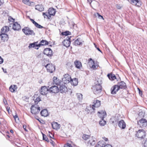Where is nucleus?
<instances>
[{
    "instance_id": "obj_1",
    "label": "nucleus",
    "mask_w": 147,
    "mask_h": 147,
    "mask_svg": "<svg viewBox=\"0 0 147 147\" xmlns=\"http://www.w3.org/2000/svg\"><path fill=\"white\" fill-rule=\"evenodd\" d=\"M95 85L93 86L92 89L94 93L96 94L100 93L102 90V86L100 84H98V82L95 83Z\"/></svg>"
},
{
    "instance_id": "obj_2",
    "label": "nucleus",
    "mask_w": 147,
    "mask_h": 147,
    "mask_svg": "<svg viewBox=\"0 0 147 147\" xmlns=\"http://www.w3.org/2000/svg\"><path fill=\"white\" fill-rule=\"evenodd\" d=\"M22 31L26 35H34L35 33L30 28L28 27H25L22 29Z\"/></svg>"
},
{
    "instance_id": "obj_3",
    "label": "nucleus",
    "mask_w": 147,
    "mask_h": 147,
    "mask_svg": "<svg viewBox=\"0 0 147 147\" xmlns=\"http://www.w3.org/2000/svg\"><path fill=\"white\" fill-rule=\"evenodd\" d=\"M136 135L138 138L143 139L145 136L146 132L143 129H139L137 132Z\"/></svg>"
},
{
    "instance_id": "obj_4",
    "label": "nucleus",
    "mask_w": 147,
    "mask_h": 147,
    "mask_svg": "<svg viewBox=\"0 0 147 147\" xmlns=\"http://www.w3.org/2000/svg\"><path fill=\"white\" fill-rule=\"evenodd\" d=\"M45 67L47 69V71L51 73H53L55 70V67L52 64H47Z\"/></svg>"
},
{
    "instance_id": "obj_5",
    "label": "nucleus",
    "mask_w": 147,
    "mask_h": 147,
    "mask_svg": "<svg viewBox=\"0 0 147 147\" xmlns=\"http://www.w3.org/2000/svg\"><path fill=\"white\" fill-rule=\"evenodd\" d=\"M138 124L141 127H145L147 126V120L142 118L138 121Z\"/></svg>"
},
{
    "instance_id": "obj_6",
    "label": "nucleus",
    "mask_w": 147,
    "mask_h": 147,
    "mask_svg": "<svg viewBox=\"0 0 147 147\" xmlns=\"http://www.w3.org/2000/svg\"><path fill=\"white\" fill-rule=\"evenodd\" d=\"M62 80L63 83L65 84L68 83L71 80V76L68 74H65L64 75V77L62 78Z\"/></svg>"
},
{
    "instance_id": "obj_7",
    "label": "nucleus",
    "mask_w": 147,
    "mask_h": 147,
    "mask_svg": "<svg viewBox=\"0 0 147 147\" xmlns=\"http://www.w3.org/2000/svg\"><path fill=\"white\" fill-rule=\"evenodd\" d=\"M40 111V108L39 107H38L36 105H32L31 108V112L32 114H37Z\"/></svg>"
},
{
    "instance_id": "obj_8",
    "label": "nucleus",
    "mask_w": 147,
    "mask_h": 147,
    "mask_svg": "<svg viewBox=\"0 0 147 147\" xmlns=\"http://www.w3.org/2000/svg\"><path fill=\"white\" fill-rule=\"evenodd\" d=\"M70 38L68 36L62 42V44L67 47H69L70 44Z\"/></svg>"
},
{
    "instance_id": "obj_9",
    "label": "nucleus",
    "mask_w": 147,
    "mask_h": 147,
    "mask_svg": "<svg viewBox=\"0 0 147 147\" xmlns=\"http://www.w3.org/2000/svg\"><path fill=\"white\" fill-rule=\"evenodd\" d=\"M128 1L133 5L138 7H140L141 5V2L140 0H128Z\"/></svg>"
},
{
    "instance_id": "obj_10",
    "label": "nucleus",
    "mask_w": 147,
    "mask_h": 147,
    "mask_svg": "<svg viewBox=\"0 0 147 147\" xmlns=\"http://www.w3.org/2000/svg\"><path fill=\"white\" fill-rule=\"evenodd\" d=\"M49 91L50 92L56 93L59 92V89L57 86L53 85L50 88Z\"/></svg>"
},
{
    "instance_id": "obj_11",
    "label": "nucleus",
    "mask_w": 147,
    "mask_h": 147,
    "mask_svg": "<svg viewBox=\"0 0 147 147\" xmlns=\"http://www.w3.org/2000/svg\"><path fill=\"white\" fill-rule=\"evenodd\" d=\"M120 120V116H115L112 117L110 119V122L113 124L117 123Z\"/></svg>"
},
{
    "instance_id": "obj_12",
    "label": "nucleus",
    "mask_w": 147,
    "mask_h": 147,
    "mask_svg": "<svg viewBox=\"0 0 147 147\" xmlns=\"http://www.w3.org/2000/svg\"><path fill=\"white\" fill-rule=\"evenodd\" d=\"M100 101L97 100H93V104L92 105L91 108L93 110L95 109L94 108L98 107L100 106Z\"/></svg>"
},
{
    "instance_id": "obj_13",
    "label": "nucleus",
    "mask_w": 147,
    "mask_h": 147,
    "mask_svg": "<svg viewBox=\"0 0 147 147\" xmlns=\"http://www.w3.org/2000/svg\"><path fill=\"white\" fill-rule=\"evenodd\" d=\"M44 53L49 56L50 57L53 55L52 51L50 48H47L44 49Z\"/></svg>"
},
{
    "instance_id": "obj_14",
    "label": "nucleus",
    "mask_w": 147,
    "mask_h": 147,
    "mask_svg": "<svg viewBox=\"0 0 147 147\" xmlns=\"http://www.w3.org/2000/svg\"><path fill=\"white\" fill-rule=\"evenodd\" d=\"M59 90L61 93H65L67 91V88L66 87L65 84L64 83H61L60 85H59Z\"/></svg>"
},
{
    "instance_id": "obj_15",
    "label": "nucleus",
    "mask_w": 147,
    "mask_h": 147,
    "mask_svg": "<svg viewBox=\"0 0 147 147\" xmlns=\"http://www.w3.org/2000/svg\"><path fill=\"white\" fill-rule=\"evenodd\" d=\"M62 82L61 81L56 77H54L53 78V80L52 82V84L54 85L55 84L57 85H60V84Z\"/></svg>"
},
{
    "instance_id": "obj_16",
    "label": "nucleus",
    "mask_w": 147,
    "mask_h": 147,
    "mask_svg": "<svg viewBox=\"0 0 147 147\" xmlns=\"http://www.w3.org/2000/svg\"><path fill=\"white\" fill-rule=\"evenodd\" d=\"M49 91V90L45 86L42 87L40 90V93L42 95H45L47 93V92Z\"/></svg>"
},
{
    "instance_id": "obj_17",
    "label": "nucleus",
    "mask_w": 147,
    "mask_h": 147,
    "mask_svg": "<svg viewBox=\"0 0 147 147\" xmlns=\"http://www.w3.org/2000/svg\"><path fill=\"white\" fill-rule=\"evenodd\" d=\"M98 116L101 118V119H104L106 117L107 115L105 111H98Z\"/></svg>"
},
{
    "instance_id": "obj_18",
    "label": "nucleus",
    "mask_w": 147,
    "mask_h": 147,
    "mask_svg": "<svg viewBox=\"0 0 147 147\" xmlns=\"http://www.w3.org/2000/svg\"><path fill=\"white\" fill-rule=\"evenodd\" d=\"M117 85L118 86L119 89H125L126 88V84L123 81L118 82Z\"/></svg>"
},
{
    "instance_id": "obj_19",
    "label": "nucleus",
    "mask_w": 147,
    "mask_h": 147,
    "mask_svg": "<svg viewBox=\"0 0 147 147\" xmlns=\"http://www.w3.org/2000/svg\"><path fill=\"white\" fill-rule=\"evenodd\" d=\"M119 90V89L118 86L117 85H115L111 88V93L113 94H115Z\"/></svg>"
},
{
    "instance_id": "obj_20",
    "label": "nucleus",
    "mask_w": 147,
    "mask_h": 147,
    "mask_svg": "<svg viewBox=\"0 0 147 147\" xmlns=\"http://www.w3.org/2000/svg\"><path fill=\"white\" fill-rule=\"evenodd\" d=\"M12 28L15 30H18L20 29L21 26L17 22H15L13 24Z\"/></svg>"
},
{
    "instance_id": "obj_21",
    "label": "nucleus",
    "mask_w": 147,
    "mask_h": 147,
    "mask_svg": "<svg viewBox=\"0 0 147 147\" xmlns=\"http://www.w3.org/2000/svg\"><path fill=\"white\" fill-rule=\"evenodd\" d=\"M118 125L121 128L123 129H124L126 127L125 123L123 120L119 121Z\"/></svg>"
},
{
    "instance_id": "obj_22",
    "label": "nucleus",
    "mask_w": 147,
    "mask_h": 147,
    "mask_svg": "<svg viewBox=\"0 0 147 147\" xmlns=\"http://www.w3.org/2000/svg\"><path fill=\"white\" fill-rule=\"evenodd\" d=\"M84 42L80 38H78L74 42V45L76 46L79 45H82V42Z\"/></svg>"
},
{
    "instance_id": "obj_23",
    "label": "nucleus",
    "mask_w": 147,
    "mask_h": 147,
    "mask_svg": "<svg viewBox=\"0 0 147 147\" xmlns=\"http://www.w3.org/2000/svg\"><path fill=\"white\" fill-rule=\"evenodd\" d=\"M0 36L1 37V39L3 41H7L8 39V35L5 33H3L0 34Z\"/></svg>"
},
{
    "instance_id": "obj_24",
    "label": "nucleus",
    "mask_w": 147,
    "mask_h": 147,
    "mask_svg": "<svg viewBox=\"0 0 147 147\" xmlns=\"http://www.w3.org/2000/svg\"><path fill=\"white\" fill-rule=\"evenodd\" d=\"M52 126L53 128L56 130L59 129L60 127V125L57 123L53 122L52 124Z\"/></svg>"
},
{
    "instance_id": "obj_25",
    "label": "nucleus",
    "mask_w": 147,
    "mask_h": 147,
    "mask_svg": "<svg viewBox=\"0 0 147 147\" xmlns=\"http://www.w3.org/2000/svg\"><path fill=\"white\" fill-rule=\"evenodd\" d=\"M37 42H35L32 43H30L29 44L28 46V48L30 49L32 47L34 48L35 49H38V47H39L38 44H37Z\"/></svg>"
},
{
    "instance_id": "obj_26",
    "label": "nucleus",
    "mask_w": 147,
    "mask_h": 147,
    "mask_svg": "<svg viewBox=\"0 0 147 147\" xmlns=\"http://www.w3.org/2000/svg\"><path fill=\"white\" fill-rule=\"evenodd\" d=\"M74 63L76 67L78 69H80L82 67V63L80 61H76L74 62Z\"/></svg>"
},
{
    "instance_id": "obj_27",
    "label": "nucleus",
    "mask_w": 147,
    "mask_h": 147,
    "mask_svg": "<svg viewBox=\"0 0 147 147\" xmlns=\"http://www.w3.org/2000/svg\"><path fill=\"white\" fill-rule=\"evenodd\" d=\"M9 30V28L7 26L3 27L1 30V32L2 34L5 33Z\"/></svg>"
},
{
    "instance_id": "obj_28",
    "label": "nucleus",
    "mask_w": 147,
    "mask_h": 147,
    "mask_svg": "<svg viewBox=\"0 0 147 147\" xmlns=\"http://www.w3.org/2000/svg\"><path fill=\"white\" fill-rule=\"evenodd\" d=\"M35 9L40 11H42L44 10L43 6L42 5H36Z\"/></svg>"
},
{
    "instance_id": "obj_29",
    "label": "nucleus",
    "mask_w": 147,
    "mask_h": 147,
    "mask_svg": "<svg viewBox=\"0 0 147 147\" xmlns=\"http://www.w3.org/2000/svg\"><path fill=\"white\" fill-rule=\"evenodd\" d=\"M78 79L76 78H74L73 79H72L71 78V80L70 82L73 86H76L78 84Z\"/></svg>"
},
{
    "instance_id": "obj_30",
    "label": "nucleus",
    "mask_w": 147,
    "mask_h": 147,
    "mask_svg": "<svg viewBox=\"0 0 147 147\" xmlns=\"http://www.w3.org/2000/svg\"><path fill=\"white\" fill-rule=\"evenodd\" d=\"M107 76L109 80L111 81L113 80L116 78L115 75L112 73L108 74Z\"/></svg>"
},
{
    "instance_id": "obj_31",
    "label": "nucleus",
    "mask_w": 147,
    "mask_h": 147,
    "mask_svg": "<svg viewBox=\"0 0 147 147\" xmlns=\"http://www.w3.org/2000/svg\"><path fill=\"white\" fill-rule=\"evenodd\" d=\"M56 12L55 10L53 8H50L48 10V13L50 16H54Z\"/></svg>"
},
{
    "instance_id": "obj_32",
    "label": "nucleus",
    "mask_w": 147,
    "mask_h": 147,
    "mask_svg": "<svg viewBox=\"0 0 147 147\" xmlns=\"http://www.w3.org/2000/svg\"><path fill=\"white\" fill-rule=\"evenodd\" d=\"M41 116L44 117H47L48 115V113L46 109H44L42 110L40 112Z\"/></svg>"
},
{
    "instance_id": "obj_33",
    "label": "nucleus",
    "mask_w": 147,
    "mask_h": 147,
    "mask_svg": "<svg viewBox=\"0 0 147 147\" xmlns=\"http://www.w3.org/2000/svg\"><path fill=\"white\" fill-rule=\"evenodd\" d=\"M105 145V142L103 141H99L96 145V147H104Z\"/></svg>"
},
{
    "instance_id": "obj_34",
    "label": "nucleus",
    "mask_w": 147,
    "mask_h": 147,
    "mask_svg": "<svg viewBox=\"0 0 147 147\" xmlns=\"http://www.w3.org/2000/svg\"><path fill=\"white\" fill-rule=\"evenodd\" d=\"M17 88V86L15 85H11L9 88L10 91L12 92H14L15 90H16Z\"/></svg>"
},
{
    "instance_id": "obj_35",
    "label": "nucleus",
    "mask_w": 147,
    "mask_h": 147,
    "mask_svg": "<svg viewBox=\"0 0 147 147\" xmlns=\"http://www.w3.org/2000/svg\"><path fill=\"white\" fill-rule=\"evenodd\" d=\"M49 44L48 42L45 40H42L40 42V43L38 44L39 47H40L41 45H48Z\"/></svg>"
},
{
    "instance_id": "obj_36",
    "label": "nucleus",
    "mask_w": 147,
    "mask_h": 147,
    "mask_svg": "<svg viewBox=\"0 0 147 147\" xmlns=\"http://www.w3.org/2000/svg\"><path fill=\"white\" fill-rule=\"evenodd\" d=\"M95 140L93 139V138H92L90 139L88 142V144H90V145L93 146L95 144Z\"/></svg>"
},
{
    "instance_id": "obj_37",
    "label": "nucleus",
    "mask_w": 147,
    "mask_h": 147,
    "mask_svg": "<svg viewBox=\"0 0 147 147\" xmlns=\"http://www.w3.org/2000/svg\"><path fill=\"white\" fill-rule=\"evenodd\" d=\"M144 115L145 112L144 111H142L141 110H139L138 115L140 117H144Z\"/></svg>"
},
{
    "instance_id": "obj_38",
    "label": "nucleus",
    "mask_w": 147,
    "mask_h": 147,
    "mask_svg": "<svg viewBox=\"0 0 147 147\" xmlns=\"http://www.w3.org/2000/svg\"><path fill=\"white\" fill-rule=\"evenodd\" d=\"M99 123L100 125L104 126L106 124V121L104 119H101V120L99 121Z\"/></svg>"
},
{
    "instance_id": "obj_39",
    "label": "nucleus",
    "mask_w": 147,
    "mask_h": 147,
    "mask_svg": "<svg viewBox=\"0 0 147 147\" xmlns=\"http://www.w3.org/2000/svg\"><path fill=\"white\" fill-rule=\"evenodd\" d=\"M90 137V136L88 135L84 134L82 136V138L85 140H87Z\"/></svg>"
},
{
    "instance_id": "obj_40",
    "label": "nucleus",
    "mask_w": 147,
    "mask_h": 147,
    "mask_svg": "<svg viewBox=\"0 0 147 147\" xmlns=\"http://www.w3.org/2000/svg\"><path fill=\"white\" fill-rule=\"evenodd\" d=\"M95 16L96 17H98L100 19H104L103 16L100 15L98 13H95Z\"/></svg>"
},
{
    "instance_id": "obj_41",
    "label": "nucleus",
    "mask_w": 147,
    "mask_h": 147,
    "mask_svg": "<svg viewBox=\"0 0 147 147\" xmlns=\"http://www.w3.org/2000/svg\"><path fill=\"white\" fill-rule=\"evenodd\" d=\"M61 34L62 35H65V36H67L71 34V32L69 31H66L64 32H62Z\"/></svg>"
},
{
    "instance_id": "obj_42",
    "label": "nucleus",
    "mask_w": 147,
    "mask_h": 147,
    "mask_svg": "<svg viewBox=\"0 0 147 147\" xmlns=\"http://www.w3.org/2000/svg\"><path fill=\"white\" fill-rule=\"evenodd\" d=\"M42 134L43 136V140H44L47 142H49V140L48 138L47 137V136L44 134H43L42 133Z\"/></svg>"
},
{
    "instance_id": "obj_43",
    "label": "nucleus",
    "mask_w": 147,
    "mask_h": 147,
    "mask_svg": "<svg viewBox=\"0 0 147 147\" xmlns=\"http://www.w3.org/2000/svg\"><path fill=\"white\" fill-rule=\"evenodd\" d=\"M13 117L14 118L16 122H19V118L17 114L14 116L13 115Z\"/></svg>"
},
{
    "instance_id": "obj_44",
    "label": "nucleus",
    "mask_w": 147,
    "mask_h": 147,
    "mask_svg": "<svg viewBox=\"0 0 147 147\" xmlns=\"http://www.w3.org/2000/svg\"><path fill=\"white\" fill-rule=\"evenodd\" d=\"M93 64L92 65V66H90V67L93 69H97L98 66L94 65V61H93Z\"/></svg>"
},
{
    "instance_id": "obj_45",
    "label": "nucleus",
    "mask_w": 147,
    "mask_h": 147,
    "mask_svg": "<svg viewBox=\"0 0 147 147\" xmlns=\"http://www.w3.org/2000/svg\"><path fill=\"white\" fill-rule=\"evenodd\" d=\"M88 2L90 3V4H97L98 2L95 1H92L91 0H88Z\"/></svg>"
},
{
    "instance_id": "obj_46",
    "label": "nucleus",
    "mask_w": 147,
    "mask_h": 147,
    "mask_svg": "<svg viewBox=\"0 0 147 147\" xmlns=\"http://www.w3.org/2000/svg\"><path fill=\"white\" fill-rule=\"evenodd\" d=\"M78 98L79 100H81L82 98V94L80 93H78L77 94Z\"/></svg>"
},
{
    "instance_id": "obj_47",
    "label": "nucleus",
    "mask_w": 147,
    "mask_h": 147,
    "mask_svg": "<svg viewBox=\"0 0 147 147\" xmlns=\"http://www.w3.org/2000/svg\"><path fill=\"white\" fill-rule=\"evenodd\" d=\"M41 100L40 98L38 97L34 100V102L35 104H37Z\"/></svg>"
},
{
    "instance_id": "obj_48",
    "label": "nucleus",
    "mask_w": 147,
    "mask_h": 147,
    "mask_svg": "<svg viewBox=\"0 0 147 147\" xmlns=\"http://www.w3.org/2000/svg\"><path fill=\"white\" fill-rule=\"evenodd\" d=\"M63 147H73L71 144H70L68 143H67L66 144H65L64 145Z\"/></svg>"
},
{
    "instance_id": "obj_49",
    "label": "nucleus",
    "mask_w": 147,
    "mask_h": 147,
    "mask_svg": "<svg viewBox=\"0 0 147 147\" xmlns=\"http://www.w3.org/2000/svg\"><path fill=\"white\" fill-rule=\"evenodd\" d=\"M47 13H42V15L44 16L45 18V16H46L47 17H48V16L47 14Z\"/></svg>"
},
{
    "instance_id": "obj_50",
    "label": "nucleus",
    "mask_w": 147,
    "mask_h": 147,
    "mask_svg": "<svg viewBox=\"0 0 147 147\" xmlns=\"http://www.w3.org/2000/svg\"><path fill=\"white\" fill-rule=\"evenodd\" d=\"M144 146L145 147H147V139H146L144 143Z\"/></svg>"
},
{
    "instance_id": "obj_51",
    "label": "nucleus",
    "mask_w": 147,
    "mask_h": 147,
    "mask_svg": "<svg viewBox=\"0 0 147 147\" xmlns=\"http://www.w3.org/2000/svg\"><path fill=\"white\" fill-rule=\"evenodd\" d=\"M3 59L1 57H0V64H1L3 62Z\"/></svg>"
},
{
    "instance_id": "obj_52",
    "label": "nucleus",
    "mask_w": 147,
    "mask_h": 147,
    "mask_svg": "<svg viewBox=\"0 0 147 147\" xmlns=\"http://www.w3.org/2000/svg\"><path fill=\"white\" fill-rule=\"evenodd\" d=\"M29 0H23V2L24 4H26Z\"/></svg>"
},
{
    "instance_id": "obj_53",
    "label": "nucleus",
    "mask_w": 147,
    "mask_h": 147,
    "mask_svg": "<svg viewBox=\"0 0 147 147\" xmlns=\"http://www.w3.org/2000/svg\"><path fill=\"white\" fill-rule=\"evenodd\" d=\"M34 5H35V3L34 2H30V5L29 6H33Z\"/></svg>"
},
{
    "instance_id": "obj_54",
    "label": "nucleus",
    "mask_w": 147,
    "mask_h": 147,
    "mask_svg": "<svg viewBox=\"0 0 147 147\" xmlns=\"http://www.w3.org/2000/svg\"><path fill=\"white\" fill-rule=\"evenodd\" d=\"M104 147H113L111 145H109V144H107V145H105V146Z\"/></svg>"
},
{
    "instance_id": "obj_55",
    "label": "nucleus",
    "mask_w": 147,
    "mask_h": 147,
    "mask_svg": "<svg viewBox=\"0 0 147 147\" xmlns=\"http://www.w3.org/2000/svg\"><path fill=\"white\" fill-rule=\"evenodd\" d=\"M38 28H43V27L41 26L40 25H39V24H38V25L36 27Z\"/></svg>"
},
{
    "instance_id": "obj_56",
    "label": "nucleus",
    "mask_w": 147,
    "mask_h": 147,
    "mask_svg": "<svg viewBox=\"0 0 147 147\" xmlns=\"http://www.w3.org/2000/svg\"><path fill=\"white\" fill-rule=\"evenodd\" d=\"M116 7L118 9H120L121 8V7L120 6V5L118 4L116 5Z\"/></svg>"
},
{
    "instance_id": "obj_57",
    "label": "nucleus",
    "mask_w": 147,
    "mask_h": 147,
    "mask_svg": "<svg viewBox=\"0 0 147 147\" xmlns=\"http://www.w3.org/2000/svg\"><path fill=\"white\" fill-rule=\"evenodd\" d=\"M4 3L3 0H0V5Z\"/></svg>"
},
{
    "instance_id": "obj_58",
    "label": "nucleus",
    "mask_w": 147,
    "mask_h": 147,
    "mask_svg": "<svg viewBox=\"0 0 147 147\" xmlns=\"http://www.w3.org/2000/svg\"><path fill=\"white\" fill-rule=\"evenodd\" d=\"M30 20L34 24L36 22H35L32 19H30Z\"/></svg>"
},
{
    "instance_id": "obj_59",
    "label": "nucleus",
    "mask_w": 147,
    "mask_h": 147,
    "mask_svg": "<svg viewBox=\"0 0 147 147\" xmlns=\"http://www.w3.org/2000/svg\"><path fill=\"white\" fill-rule=\"evenodd\" d=\"M23 127L24 129V130L26 131H28V130L27 129H26V126H25L24 125L23 126Z\"/></svg>"
},
{
    "instance_id": "obj_60",
    "label": "nucleus",
    "mask_w": 147,
    "mask_h": 147,
    "mask_svg": "<svg viewBox=\"0 0 147 147\" xmlns=\"http://www.w3.org/2000/svg\"><path fill=\"white\" fill-rule=\"evenodd\" d=\"M102 138L105 141H108V139L107 138L105 137H103Z\"/></svg>"
},
{
    "instance_id": "obj_61",
    "label": "nucleus",
    "mask_w": 147,
    "mask_h": 147,
    "mask_svg": "<svg viewBox=\"0 0 147 147\" xmlns=\"http://www.w3.org/2000/svg\"><path fill=\"white\" fill-rule=\"evenodd\" d=\"M30 2H31V1H30L29 0L28 1V2L27 3L26 5L29 6L30 5Z\"/></svg>"
},
{
    "instance_id": "obj_62",
    "label": "nucleus",
    "mask_w": 147,
    "mask_h": 147,
    "mask_svg": "<svg viewBox=\"0 0 147 147\" xmlns=\"http://www.w3.org/2000/svg\"><path fill=\"white\" fill-rule=\"evenodd\" d=\"M2 69L3 70V71L5 73H7V71H6V69H4L3 68H2Z\"/></svg>"
},
{
    "instance_id": "obj_63",
    "label": "nucleus",
    "mask_w": 147,
    "mask_h": 147,
    "mask_svg": "<svg viewBox=\"0 0 147 147\" xmlns=\"http://www.w3.org/2000/svg\"><path fill=\"white\" fill-rule=\"evenodd\" d=\"M34 24L35 25V26L36 27H37V26L38 25V24L36 22L35 23V24Z\"/></svg>"
},
{
    "instance_id": "obj_64",
    "label": "nucleus",
    "mask_w": 147,
    "mask_h": 147,
    "mask_svg": "<svg viewBox=\"0 0 147 147\" xmlns=\"http://www.w3.org/2000/svg\"><path fill=\"white\" fill-rule=\"evenodd\" d=\"M9 109H10V108L9 107H7L6 108V109L7 110V111L9 112Z\"/></svg>"
}]
</instances>
